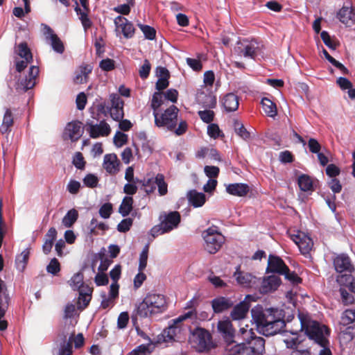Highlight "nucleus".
<instances>
[{"mask_svg":"<svg viewBox=\"0 0 355 355\" xmlns=\"http://www.w3.org/2000/svg\"><path fill=\"white\" fill-rule=\"evenodd\" d=\"M252 321L259 333L266 336H274L286 327L284 314L277 308L263 309L257 305L251 309Z\"/></svg>","mask_w":355,"mask_h":355,"instance_id":"obj_1","label":"nucleus"},{"mask_svg":"<svg viewBox=\"0 0 355 355\" xmlns=\"http://www.w3.org/2000/svg\"><path fill=\"white\" fill-rule=\"evenodd\" d=\"M168 309L167 298L165 295L155 292L146 294L136 309V314L141 318L152 315L162 313Z\"/></svg>","mask_w":355,"mask_h":355,"instance_id":"obj_2","label":"nucleus"},{"mask_svg":"<svg viewBox=\"0 0 355 355\" xmlns=\"http://www.w3.org/2000/svg\"><path fill=\"white\" fill-rule=\"evenodd\" d=\"M189 342L191 347L198 352H209L214 348L212 335L207 329L196 327L189 329Z\"/></svg>","mask_w":355,"mask_h":355,"instance_id":"obj_3","label":"nucleus"},{"mask_svg":"<svg viewBox=\"0 0 355 355\" xmlns=\"http://www.w3.org/2000/svg\"><path fill=\"white\" fill-rule=\"evenodd\" d=\"M233 343L226 345L223 355H263L265 352L264 338H257L252 343V347H247L245 343L234 344Z\"/></svg>","mask_w":355,"mask_h":355,"instance_id":"obj_4","label":"nucleus"},{"mask_svg":"<svg viewBox=\"0 0 355 355\" xmlns=\"http://www.w3.org/2000/svg\"><path fill=\"white\" fill-rule=\"evenodd\" d=\"M302 328L304 329L307 336L313 340L321 347H326L328 340L324 336V334H329V329L325 325H321L318 322L310 320L308 322H302Z\"/></svg>","mask_w":355,"mask_h":355,"instance_id":"obj_5","label":"nucleus"},{"mask_svg":"<svg viewBox=\"0 0 355 355\" xmlns=\"http://www.w3.org/2000/svg\"><path fill=\"white\" fill-rule=\"evenodd\" d=\"M202 235L205 241L204 249L211 254L218 252L225 241V236L218 231L216 226L209 227L202 232Z\"/></svg>","mask_w":355,"mask_h":355,"instance_id":"obj_6","label":"nucleus"},{"mask_svg":"<svg viewBox=\"0 0 355 355\" xmlns=\"http://www.w3.org/2000/svg\"><path fill=\"white\" fill-rule=\"evenodd\" d=\"M179 109L174 105H171L164 112L155 113V125L158 128H164L173 131L178 125Z\"/></svg>","mask_w":355,"mask_h":355,"instance_id":"obj_7","label":"nucleus"},{"mask_svg":"<svg viewBox=\"0 0 355 355\" xmlns=\"http://www.w3.org/2000/svg\"><path fill=\"white\" fill-rule=\"evenodd\" d=\"M196 310H191L187 313L180 315L177 319L173 320V323L166 329H165L162 336L164 338V342L175 341L177 339V335L180 332V327L179 323L184 321L189 318L196 319Z\"/></svg>","mask_w":355,"mask_h":355,"instance_id":"obj_8","label":"nucleus"},{"mask_svg":"<svg viewBox=\"0 0 355 355\" xmlns=\"http://www.w3.org/2000/svg\"><path fill=\"white\" fill-rule=\"evenodd\" d=\"M40 69L37 66H31L29 69L28 75L19 78L15 85V89L19 93L26 92L32 89L36 84V79L39 75Z\"/></svg>","mask_w":355,"mask_h":355,"instance_id":"obj_9","label":"nucleus"},{"mask_svg":"<svg viewBox=\"0 0 355 355\" xmlns=\"http://www.w3.org/2000/svg\"><path fill=\"white\" fill-rule=\"evenodd\" d=\"M258 49L259 44L255 40L239 42L238 46L235 49L240 56H244L251 59H255L257 55Z\"/></svg>","mask_w":355,"mask_h":355,"instance_id":"obj_10","label":"nucleus"},{"mask_svg":"<svg viewBox=\"0 0 355 355\" xmlns=\"http://www.w3.org/2000/svg\"><path fill=\"white\" fill-rule=\"evenodd\" d=\"M81 122L74 121L67 124L64 132V139H70L72 142L77 141L82 136L83 130L81 127Z\"/></svg>","mask_w":355,"mask_h":355,"instance_id":"obj_11","label":"nucleus"},{"mask_svg":"<svg viewBox=\"0 0 355 355\" xmlns=\"http://www.w3.org/2000/svg\"><path fill=\"white\" fill-rule=\"evenodd\" d=\"M217 328L218 332L227 342L229 343L234 342L233 339L235 335V330L229 318L219 320L217 324Z\"/></svg>","mask_w":355,"mask_h":355,"instance_id":"obj_12","label":"nucleus"},{"mask_svg":"<svg viewBox=\"0 0 355 355\" xmlns=\"http://www.w3.org/2000/svg\"><path fill=\"white\" fill-rule=\"evenodd\" d=\"M285 270H288V266L282 259L275 255H269L266 269L268 272L277 273L282 275L285 273Z\"/></svg>","mask_w":355,"mask_h":355,"instance_id":"obj_13","label":"nucleus"},{"mask_svg":"<svg viewBox=\"0 0 355 355\" xmlns=\"http://www.w3.org/2000/svg\"><path fill=\"white\" fill-rule=\"evenodd\" d=\"M281 284V279L277 275H270L264 278L259 287V292L266 294L276 291Z\"/></svg>","mask_w":355,"mask_h":355,"instance_id":"obj_14","label":"nucleus"},{"mask_svg":"<svg viewBox=\"0 0 355 355\" xmlns=\"http://www.w3.org/2000/svg\"><path fill=\"white\" fill-rule=\"evenodd\" d=\"M114 24L117 28L121 29L124 37L129 39L134 36L135 28L132 23L129 21L126 18L122 16H117L114 19Z\"/></svg>","mask_w":355,"mask_h":355,"instance_id":"obj_15","label":"nucleus"},{"mask_svg":"<svg viewBox=\"0 0 355 355\" xmlns=\"http://www.w3.org/2000/svg\"><path fill=\"white\" fill-rule=\"evenodd\" d=\"M111 128L105 120L101 121L99 124H90L89 128V135L92 138L105 137L110 135Z\"/></svg>","mask_w":355,"mask_h":355,"instance_id":"obj_16","label":"nucleus"},{"mask_svg":"<svg viewBox=\"0 0 355 355\" xmlns=\"http://www.w3.org/2000/svg\"><path fill=\"white\" fill-rule=\"evenodd\" d=\"M337 18L347 26L355 24V10L352 8L342 7L337 13Z\"/></svg>","mask_w":355,"mask_h":355,"instance_id":"obj_17","label":"nucleus"},{"mask_svg":"<svg viewBox=\"0 0 355 355\" xmlns=\"http://www.w3.org/2000/svg\"><path fill=\"white\" fill-rule=\"evenodd\" d=\"M211 304L213 311L216 313L225 311L234 306V302L230 298L222 296L213 299Z\"/></svg>","mask_w":355,"mask_h":355,"instance_id":"obj_18","label":"nucleus"},{"mask_svg":"<svg viewBox=\"0 0 355 355\" xmlns=\"http://www.w3.org/2000/svg\"><path fill=\"white\" fill-rule=\"evenodd\" d=\"M250 304L245 300L234 306L231 311L230 316L234 320H239L245 318L249 311Z\"/></svg>","mask_w":355,"mask_h":355,"instance_id":"obj_19","label":"nucleus"},{"mask_svg":"<svg viewBox=\"0 0 355 355\" xmlns=\"http://www.w3.org/2000/svg\"><path fill=\"white\" fill-rule=\"evenodd\" d=\"M103 168L110 174H116L119 171V161L116 154H107L104 156Z\"/></svg>","mask_w":355,"mask_h":355,"instance_id":"obj_20","label":"nucleus"},{"mask_svg":"<svg viewBox=\"0 0 355 355\" xmlns=\"http://www.w3.org/2000/svg\"><path fill=\"white\" fill-rule=\"evenodd\" d=\"M180 220L181 216L180 213L177 211H174L166 214L164 219L162 221V223L169 232L178 226Z\"/></svg>","mask_w":355,"mask_h":355,"instance_id":"obj_21","label":"nucleus"},{"mask_svg":"<svg viewBox=\"0 0 355 355\" xmlns=\"http://www.w3.org/2000/svg\"><path fill=\"white\" fill-rule=\"evenodd\" d=\"M234 276L237 283L243 287H252V286L256 284V277L252 275L250 273L236 270Z\"/></svg>","mask_w":355,"mask_h":355,"instance_id":"obj_22","label":"nucleus"},{"mask_svg":"<svg viewBox=\"0 0 355 355\" xmlns=\"http://www.w3.org/2000/svg\"><path fill=\"white\" fill-rule=\"evenodd\" d=\"M222 104L226 112H234L239 108V97L234 93H228L223 96Z\"/></svg>","mask_w":355,"mask_h":355,"instance_id":"obj_23","label":"nucleus"},{"mask_svg":"<svg viewBox=\"0 0 355 355\" xmlns=\"http://www.w3.org/2000/svg\"><path fill=\"white\" fill-rule=\"evenodd\" d=\"M334 265L338 272L345 271H351L352 265L348 256L340 254L337 256L334 260Z\"/></svg>","mask_w":355,"mask_h":355,"instance_id":"obj_24","label":"nucleus"},{"mask_svg":"<svg viewBox=\"0 0 355 355\" xmlns=\"http://www.w3.org/2000/svg\"><path fill=\"white\" fill-rule=\"evenodd\" d=\"M249 191V186L247 184L244 183L230 184L226 187V191L229 194L239 197L246 196Z\"/></svg>","mask_w":355,"mask_h":355,"instance_id":"obj_25","label":"nucleus"},{"mask_svg":"<svg viewBox=\"0 0 355 355\" xmlns=\"http://www.w3.org/2000/svg\"><path fill=\"white\" fill-rule=\"evenodd\" d=\"M92 67L89 64L80 66L78 71L75 73L73 83L75 84L85 83L88 80V75L92 73Z\"/></svg>","mask_w":355,"mask_h":355,"instance_id":"obj_26","label":"nucleus"},{"mask_svg":"<svg viewBox=\"0 0 355 355\" xmlns=\"http://www.w3.org/2000/svg\"><path fill=\"white\" fill-rule=\"evenodd\" d=\"M14 124V117L10 109L7 108L3 117L0 126V132L2 135L10 133Z\"/></svg>","mask_w":355,"mask_h":355,"instance_id":"obj_27","label":"nucleus"},{"mask_svg":"<svg viewBox=\"0 0 355 355\" xmlns=\"http://www.w3.org/2000/svg\"><path fill=\"white\" fill-rule=\"evenodd\" d=\"M187 198L189 202L194 207H202L206 201V196L203 193L198 192L196 190L190 191L187 194Z\"/></svg>","mask_w":355,"mask_h":355,"instance_id":"obj_28","label":"nucleus"},{"mask_svg":"<svg viewBox=\"0 0 355 355\" xmlns=\"http://www.w3.org/2000/svg\"><path fill=\"white\" fill-rule=\"evenodd\" d=\"M239 334L243 341L248 344L247 347H252V343L254 342L257 338H263L262 337L257 336L252 329H248V325H245V327H241Z\"/></svg>","mask_w":355,"mask_h":355,"instance_id":"obj_29","label":"nucleus"},{"mask_svg":"<svg viewBox=\"0 0 355 355\" xmlns=\"http://www.w3.org/2000/svg\"><path fill=\"white\" fill-rule=\"evenodd\" d=\"M30 256V250L28 248L23 250L19 254H17L15 258V266L19 272H23L28 263Z\"/></svg>","mask_w":355,"mask_h":355,"instance_id":"obj_30","label":"nucleus"},{"mask_svg":"<svg viewBox=\"0 0 355 355\" xmlns=\"http://www.w3.org/2000/svg\"><path fill=\"white\" fill-rule=\"evenodd\" d=\"M46 28L47 29V32L50 34L51 44L53 49L58 53H62L64 51V47L61 40L53 33V30L49 26H46Z\"/></svg>","mask_w":355,"mask_h":355,"instance_id":"obj_31","label":"nucleus"},{"mask_svg":"<svg viewBox=\"0 0 355 355\" xmlns=\"http://www.w3.org/2000/svg\"><path fill=\"white\" fill-rule=\"evenodd\" d=\"M76 6L75 8V11L76 12L77 15H79V19L80 20L85 31H87L92 26V22L88 17V13L89 11L81 10L78 6L77 1H76Z\"/></svg>","mask_w":355,"mask_h":355,"instance_id":"obj_32","label":"nucleus"},{"mask_svg":"<svg viewBox=\"0 0 355 355\" xmlns=\"http://www.w3.org/2000/svg\"><path fill=\"white\" fill-rule=\"evenodd\" d=\"M133 198L130 196H125L119 208V212L122 216L125 217L130 214L133 209Z\"/></svg>","mask_w":355,"mask_h":355,"instance_id":"obj_33","label":"nucleus"},{"mask_svg":"<svg viewBox=\"0 0 355 355\" xmlns=\"http://www.w3.org/2000/svg\"><path fill=\"white\" fill-rule=\"evenodd\" d=\"M15 53L21 58L33 60V54L26 42H21L15 47Z\"/></svg>","mask_w":355,"mask_h":355,"instance_id":"obj_34","label":"nucleus"},{"mask_svg":"<svg viewBox=\"0 0 355 355\" xmlns=\"http://www.w3.org/2000/svg\"><path fill=\"white\" fill-rule=\"evenodd\" d=\"M261 105L264 112L270 117H275L277 114V107L268 98L264 97L261 100Z\"/></svg>","mask_w":355,"mask_h":355,"instance_id":"obj_35","label":"nucleus"},{"mask_svg":"<svg viewBox=\"0 0 355 355\" xmlns=\"http://www.w3.org/2000/svg\"><path fill=\"white\" fill-rule=\"evenodd\" d=\"M78 218V211L76 209H71L63 217L62 223L65 227H71Z\"/></svg>","mask_w":355,"mask_h":355,"instance_id":"obj_36","label":"nucleus"},{"mask_svg":"<svg viewBox=\"0 0 355 355\" xmlns=\"http://www.w3.org/2000/svg\"><path fill=\"white\" fill-rule=\"evenodd\" d=\"M297 183L300 189L303 191H310L313 190V180L311 178L306 174H302L298 177Z\"/></svg>","mask_w":355,"mask_h":355,"instance_id":"obj_37","label":"nucleus"},{"mask_svg":"<svg viewBox=\"0 0 355 355\" xmlns=\"http://www.w3.org/2000/svg\"><path fill=\"white\" fill-rule=\"evenodd\" d=\"M164 100V97L163 95V92H157L153 94L150 103V107L153 110V115H155V113L159 112L158 110L163 105Z\"/></svg>","mask_w":355,"mask_h":355,"instance_id":"obj_38","label":"nucleus"},{"mask_svg":"<svg viewBox=\"0 0 355 355\" xmlns=\"http://www.w3.org/2000/svg\"><path fill=\"white\" fill-rule=\"evenodd\" d=\"M155 184L157 186L159 196H163L168 193V184L165 182L164 175L162 173H157L155 178Z\"/></svg>","mask_w":355,"mask_h":355,"instance_id":"obj_39","label":"nucleus"},{"mask_svg":"<svg viewBox=\"0 0 355 355\" xmlns=\"http://www.w3.org/2000/svg\"><path fill=\"white\" fill-rule=\"evenodd\" d=\"M313 243L312 239L305 234L304 237L301 239L300 242L298 243L297 246L301 253L303 254H306L311 251L313 247Z\"/></svg>","mask_w":355,"mask_h":355,"instance_id":"obj_40","label":"nucleus"},{"mask_svg":"<svg viewBox=\"0 0 355 355\" xmlns=\"http://www.w3.org/2000/svg\"><path fill=\"white\" fill-rule=\"evenodd\" d=\"M84 275L82 272L75 273L68 282L69 286L73 291L78 290L84 283Z\"/></svg>","mask_w":355,"mask_h":355,"instance_id":"obj_41","label":"nucleus"},{"mask_svg":"<svg viewBox=\"0 0 355 355\" xmlns=\"http://www.w3.org/2000/svg\"><path fill=\"white\" fill-rule=\"evenodd\" d=\"M216 97L212 93L205 94L200 103L203 107L212 109L216 106Z\"/></svg>","mask_w":355,"mask_h":355,"instance_id":"obj_42","label":"nucleus"},{"mask_svg":"<svg viewBox=\"0 0 355 355\" xmlns=\"http://www.w3.org/2000/svg\"><path fill=\"white\" fill-rule=\"evenodd\" d=\"M234 128L236 133L242 139L246 140L250 138V132L246 130L241 121L235 120L234 122Z\"/></svg>","mask_w":355,"mask_h":355,"instance_id":"obj_43","label":"nucleus"},{"mask_svg":"<svg viewBox=\"0 0 355 355\" xmlns=\"http://www.w3.org/2000/svg\"><path fill=\"white\" fill-rule=\"evenodd\" d=\"M138 27L143 32L145 37L149 40H153L156 37V31L148 25L138 24Z\"/></svg>","mask_w":355,"mask_h":355,"instance_id":"obj_44","label":"nucleus"},{"mask_svg":"<svg viewBox=\"0 0 355 355\" xmlns=\"http://www.w3.org/2000/svg\"><path fill=\"white\" fill-rule=\"evenodd\" d=\"M98 257L101 260V263L98 266V270L99 272H104L108 269L109 266L112 264V261L106 257L103 252H101L98 253Z\"/></svg>","mask_w":355,"mask_h":355,"instance_id":"obj_45","label":"nucleus"},{"mask_svg":"<svg viewBox=\"0 0 355 355\" xmlns=\"http://www.w3.org/2000/svg\"><path fill=\"white\" fill-rule=\"evenodd\" d=\"M198 114L200 119L206 123H211L214 119L215 113L211 110H200Z\"/></svg>","mask_w":355,"mask_h":355,"instance_id":"obj_46","label":"nucleus"},{"mask_svg":"<svg viewBox=\"0 0 355 355\" xmlns=\"http://www.w3.org/2000/svg\"><path fill=\"white\" fill-rule=\"evenodd\" d=\"M207 134L210 137L214 138V139H216L220 137L224 136V134L220 130L218 125L216 123H210L208 125Z\"/></svg>","mask_w":355,"mask_h":355,"instance_id":"obj_47","label":"nucleus"},{"mask_svg":"<svg viewBox=\"0 0 355 355\" xmlns=\"http://www.w3.org/2000/svg\"><path fill=\"white\" fill-rule=\"evenodd\" d=\"M60 269V263L56 258H53L46 266V271L53 275H57Z\"/></svg>","mask_w":355,"mask_h":355,"instance_id":"obj_48","label":"nucleus"},{"mask_svg":"<svg viewBox=\"0 0 355 355\" xmlns=\"http://www.w3.org/2000/svg\"><path fill=\"white\" fill-rule=\"evenodd\" d=\"M72 164L75 167L80 170H83L85 167L86 162L85 161L84 157L80 152H76L72 160Z\"/></svg>","mask_w":355,"mask_h":355,"instance_id":"obj_49","label":"nucleus"},{"mask_svg":"<svg viewBox=\"0 0 355 355\" xmlns=\"http://www.w3.org/2000/svg\"><path fill=\"white\" fill-rule=\"evenodd\" d=\"M148 245H146L140 255H139V271H143L146 266H147V261H148Z\"/></svg>","mask_w":355,"mask_h":355,"instance_id":"obj_50","label":"nucleus"},{"mask_svg":"<svg viewBox=\"0 0 355 355\" xmlns=\"http://www.w3.org/2000/svg\"><path fill=\"white\" fill-rule=\"evenodd\" d=\"M109 113L114 121H119L124 117L123 107H110Z\"/></svg>","mask_w":355,"mask_h":355,"instance_id":"obj_51","label":"nucleus"},{"mask_svg":"<svg viewBox=\"0 0 355 355\" xmlns=\"http://www.w3.org/2000/svg\"><path fill=\"white\" fill-rule=\"evenodd\" d=\"M286 279L291 282L294 285H297L302 282V279L297 275L295 272H291L289 268L285 270V273H283Z\"/></svg>","mask_w":355,"mask_h":355,"instance_id":"obj_52","label":"nucleus"},{"mask_svg":"<svg viewBox=\"0 0 355 355\" xmlns=\"http://www.w3.org/2000/svg\"><path fill=\"white\" fill-rule=\"evenodd\" d=\"M151 69V64L148 60L146 59L140 67L139 73L141 79H146L149 76Z\"/></svg>","mask_w":355,"mask_h":355,"instance_id":"obj_53","label":"nucleus"},{"mask_svg":"<svg viewBox=\"0 0 355 355\" xmlns=\"http://www.w3.org/2000/svg\"><path fill=\"white\" fill-rule=\"evenodd\" d=\"M133 223V219L127 218L123 219L117 225V230L120 232L125 233L130 229Z\"/></svg>","mask_w":355,"mask_h":355,"instance_id":"obj_54","label":"nucleus"},{"mask_svg":"<svg viewBox=\"0 0 355 355\" xmlns=\"http://www.w3.org/2000/svg\"><path fill=\"white\" fill-rule=\"evenodd\" d=\"M84 184L89 188L96 187L98 183V178L94 174H87L83 179Z\"/></svg>","mask_w":355,"mask_h":355,"instance_id":"obj_55","label":"nucleus"},{"mask_svg":"<svg viewBox=\"0 0 355 355\" xmlns=\"http://www.w3.org/2000/svg\"><path fill=\"white\" fill-rule=\"evenodd\" d=\"M113 211V207L110 202L103 204L99 209V214L103 218H110Z\"/></svg>","mask_w":355,"mask_h":355,"instance_id":"obj_56","label":"nucleus"},{"mask_svg":"<svg viewBox=\"0 0 355 355\" xmlns=\"http://www.w3.org/2000/svg\"><path fill=\"white\" fill-rule=\"evenodd\" d=\"M74 336V330H73L69 336L68 342L62 346L60 355H71L72 354V339Z\"/></svg>","mask_w":355,"mask_h":355,"instance_id":"obj_57","label":"nucleus"},{"mask_svg":"<svg viewBox=\"0 0 355 355\" xmlns=\"http://www.w3.org/2000/svg\"><path fill=\"white\" fill-rule=\"evenodd\" d=\"M128 142V135L120 131H117L114 137V143L116 146L121 147Z\"/></svg>","mask_w":355,"mask_h":355,"instance_id":"obj_58","label":"nucleus"},{"mask_svg":"<svg viewBox=\"0 0 355 355\" xmlns=\"http://www.w3.org/2000/svg\"><path fill=\"white\" fill-rule=\"evenodd\" d=\"M100 68L105 71H110L115 68V62L110 58L102 60L99 63Z\"/></svg>","mask_w":355,"mask_h":355,"instance_id":"obj_59","label":"nucleus"},{"mask_svg":"<svg viewBox=\"0 0 355 355\" xmlns=\"http://www.w3.org/2000/svg\"><path fill=\"white\" fill-rule=\"evenodd\" d=\"M320 37L324 44L329 49L332 50H335L336 49L337 45L334 41H332L328 32L325 31H322Z\"/></svg>","mask_w":355,"mask_h":355,"instance_id":"obj_60","label":"nucleus"},{"mask_svg":"<svg viewBox=\"0 0 355 355\" xmlns=\"http://www.w3.org/2000/svg\"><path fill=\"white\" fill-rule=\"evenodd\" d=\"M140 182L144 187L145 191L147 194L153 193L155 190V180H153V178H148L147 180L144 179V180H141Z\"/></svg>","mask_w":355,"mask_h":355,"instance_id":"obj_61","label":"nucleus"},{"mask_svg":"<svg viewBox=\"0 0 355 355\" xmlns=\"http://www.w3.org/2000/svg\"><path fill=\"white\" fill-rule=\"evenodd\" d=\"M92 296L89 295L79 294L78 300V308L80 310L85 309L89 304Z\"/></svg>","mask_w":355,"mask_h":355,"instance_id":"obj_62","label":"nucleus"},{"mask_svg":"<svg viewBox=\"0 0 355 355\" xmlns=\"http://www.w3.org/2000/svg\"><path fill=\"white\" fill-rule=\"evenodd\" d=\"M204 171L206 175L209 178H216L218 176L220 169L218 166H205Z\"/></svg>","mask_w":355,"mask_h":355,"instance_id":"obj_63","label":"nucleus"},{"mask_svg":"<svg viewBox=\"0 0 355 355\" xmlns=\"http://www.w3.org/2000/svg\"><path fill=\"white\" fill-rule=\"evenodd\" d=\"M150 353L148 345H141L130 352L128 355H150Z\"/></svg>","mask_w":355,"mask_h":355,"instance_id":"obj_64","label":"nucleus"}]
</instances>
